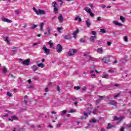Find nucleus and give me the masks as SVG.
Instances as JSON below:
<instances>
[{
    "label": "nucleus",
    "mask_w": 131,
    "mask_h": 131,
    "mask_svg": "<svg viewBox=\"0 0 131 131\" xmlns=\"http://www.w3.org/2000/svg\"><path fill=\"white\" fill-rule=\"evenodd\" d=\"M57 125L58 127H60V126H61V124L58 123V124H57Z\"/></svg>",
    "instance_id": "obj_63"
},
{
    "label": "nucleus",
    "mask_w": 131,
    "mask_h": 131,
    "mask_svg": "<svg viewBox=\"0 0 131 131\" xmlns=\"http://www.w3.org/2000/svg\"><path fill=\"white\" fill-rule=\"evenodd\" d=\"M77 20H78L79 22H81V18L80 17H79V16H77L75 18V21H77Z\"/></svg>",
    "instance_id": "obj_32"
},
{
    "label": "nucleus",
    "mask_w": 131,
    "mask_h": 131,
    "mask_svg": "<svg viewBox=\"0 0 131 131\" xmlns=\"http://www.w3.org/2000/svg\"><path fill=\"white\" fill-rule=\"evenodd\" d=\"M39 27H40V30L41 31H42L43 30V23H41L40 24Z\"/></svg>",
    "instance_id": "obj_24"
},
{
    "label": "nucleus",
    "mask_w": 131,
    "mask_h": 131,
    "mask_svg": "<svg viewBox=\"0 0 131 131\" xmlns=\"http://www.w3.org/2000/svg\"><path fill=\"white\" fill-rule=\"evenodd\" d=\"M101 17H100V16H99V17H97V20H98V21H101Z\"/></svg>",
    "instance_id": "obj_60"
},
{
    "label": "nucleus",
    "mask_w": 131,
    "mask_h": 131,
    "mask_svg": "<svg viewBox=\"0 0 131 131\" xmlns=\"http://www.w3.org/2000/svg\"><path fill=\"white\" fill-rule=\"evenodd\" d=\"M120 94H121V93H118L117 95L114 96V98H117L118 97H119V96H120Z\"/></svg>",
    "instance_id": "obj_41"
},
{
    "label": "nucleus",
    "mask_w": 131,
    "mask_h": 131,
    "mask_svg": "<svg viewBox=\"0 0 131 131\" xmlns=\"http://www.w3.org/2000/svg\"><path fill=\"white\" fill-rule=\"evenodd\" d=\"M102 78H109V75L108 74H104L102 76Z\"/></svg>",
    "instance_id": "obj_29"
},
{
    "label": "nucleus",
    "mask_w": 131,
    "mask_h": 131,
    "mask_svg": "<svg viewBox=\"0 0 131 131\" xmlns=\"http://www.w3.org/2000/svg\"><path fill=\"white\" fill-rule=\"evenodd\" d=\"M97 111H98V110L95 109L93 111V114H97Z\"/></svg>",
    "instance_id": "obj_50"
},
{
    "label": "nucleus",
    "mask_w": 131,
    "mask_h": 131,
    "mask_svg": "<svg viewBox=\"0 0 131 131\" xmlns=\"http://www.w3.org/2000/svg\"><path fill=\"white\" fill-rule=\"evenodd\" d=\"M107 46H108V47H110V46H111V44L112 43H111V42H110V41H107Z\"/></svg>",
    "instance_id": "obj_53"
},
{
    "label": "nucleus",
    "mask_w": 131,
    "mask_h": 131,
    "mask_svg": "<svg viewBox=\"0 0 131 131\" xmlns=\"http://www.w3.org/2000/svg\"><path fill=\"white\" fill-rule=\"evenodd\" d=\"M100 32H101V33H106V30L101 29H100Z\"/></svg>",
    "instance_id": "obj_39"
},
{
    "label": "nucleus",
    "mask_w": 131,
    "mask_h": 131,
    "mask_svg": "<svg viewBox=\"0 0 131 131\" xmlns=\"http://www.w3.org/2000/svg\"><path fill=\"white\" fill-rule=\"evenodd\" d=\"M57 30L59 32V33H62V31H61V30H63V28H57Z\"/></svg>",
    "instance_id": "obj_33"
},
{
    "label": "nucleus",
    "mask_w": 131,
    "mask_h": 131,
    "mask_svg": "<svg viewBox=\"0 0 131 131\" xmlns=\"http://www.w3.org/2000/svg\"><path fill=\"white\" fill-rule=\"evenodd\" d=\"M32 69H33V71H36L37 70V67L36 66H33L31 67Z\"/></svg>",
    "instance_id": "obj_30"
},
{
    "label": "nucleus",
    "mask_w": 131,
    "mask_h": 131,
    "mask_svg": "<svg viewBox=\"0 0 131 131\" xmlns=\"http://www.w3.org/2000/svg\"><path fill=\"white\" fill-rule=\"evenodd\" d=\"M76 52H77V50H76V49H70L68 55L69 56H70V57H72V56H74V55H75Z\"/></svg>",
    "instance_id": "obj_4"
},
{
    "label": "nucleus",
    "mask_w": 131,
    "mask_h": 131,
    "mask_svg": "<svg viewBox=\"0 0 131 131\" xmlns=\"http://www.w3.org/2000/svg\"><path fill=\"white\" fill-rule=\"evenodd\" d=\"M15 12V14H16L17 15L20 14V11H19V10H16Z\"/></svg>",
    "instance_id": "obj_49"
},
{
    "label": "nucleus",
    "mask_w": 131,
    "mask_h": 131,
    "mask_svg": "<svg viewBox=\"0 0 131 131\" xmlns=\"http://www.w3.org/2000/svg\"><path fill=\"white\" fill-rule=\"evenodd\" d=\"M91 17H92V18H94V17H95V14H94V13H92V11L89 13Z\"/></svg>",
    "instance_id": "obj_43"
},
{
    "label": "nucleus",
    "mask_w": 131,
    "mask_h": 131,
    "mask_svg": "<svg viewBox=\"0 0 131 131\" xmlns=\"http://www.w3.org/2000/svg\"><path fill=\"white\" fill-rule=\"evenodd\" d=\"M48 45H50V48H52V49H55V47H54V43H53L52 42V40H50L48 42Z\"/></svg>",
    "instance_id": "obj_18"
},
{
    "label": "nucleus",
    "mask_w": 131,
    "mask_h": 131,
    "mask_svg": "<svg viewBox=\"0 0 131 131\" xmlns=\"http://www.w3.org/2000/svg\"><path fill=\"white\" fill-rule=\"evenodd\" d=\"M74 89L75 90H80L81 87L79 86H74Z\"/></svg>",
    "instance_id": "obj_37"
},
{
    "label": "nucleus",
    "mask_w": 131,
    "mask_h": 131,
    "mask_svg": "<svg viewBox=\"0 0 131 131\" xmlns=\"http://www.w3.org/2000/svg\"><path fill=\"white\" fill-rule=\"evenodd\" d=\"M38 67H40L41 68H43L45 67V64L43 63H39L38 64Z\"/></svg>",
    "instance_id": "obj_34"
},
{
    "label": "nucleus",
    "mask_w": 131,
    "mask_h": 131,
    "mask_svg": "<svg viewBox=\"0 0 131 131\" xmlns=\"http://www.w3.org/2000/svg\"><path fill=\"white\" fill-rule=\"evenodd\" d=\"M65 99H56L55 101L57 102V104H64L65 103Z\"/></svg>",
    "instance_id": "obj_9"
},
{
    "label": "nucleus",
    "mask_w": 131,
    "mask_h": 131,
    "mask_svg": "<svg viewBox=\"0 0 131 131\" xmlns=\"http://www.w3.org/2000/svg\"><path fill=\"white\" fill-rule=\"evenodd\" d=\"M56 51L57 53H61V52L63 51V47H62V46H61V45L58 44L57 45Z\"/></svg>",
    "instance_id": "obj_7"
},
{
    "label": "nucleus",
    "mask_w": 131,
    "mask_h": 131,
    "mask_svg": "<svg viewBox=\"0 0 131 131\" xmlns=\"http://www.w3.org/2000/svg\"><path fill=\"white\" fill-rule=\"evenodd\" d=\"M96 52H97V53H98L99 54H103V48H100L97 49Z\"/></svg>",
    "instance_id": "obj_17"
},
{
    "label": "nucleus",
    "mask_w": 131,
    "mask_h": 131,
    "mask_svg": "<svg viewBox=\"0 0 131 131\" xmlns=\"http://www.w3.org/2000/svg\"><path fill=\"white\" fill-rule=\"evenodd\" d=\"M11 118V121H14V120H18V117L15 116H12Z\"/></svg>",
    "instance_id": "obj_25"
},
{
    "label": "nucleus",
    "mask_w": 131,
    "mask_h": 131,
    "mask_svg": "<svg viewBox=\"0 0 131 131\" xmlns=\"http://www.w3.org/2000/svg\"><path fill=\"white\" fill-rule=\"evenodd\" d=\"M30 62V59H27L26 61H23L21 62V64L23 65H26V66H28L29 65V62Z\"/></svg>",
    "instance_id": "obj_11"
},
{
    "label": "nucleus",
    "mask_w": 131,
    "mask_h": 131,
    "mask_svg": "<svg viewBox=\"0 0 131 131\" xmlns=\"http://www.w3.org/2000/svg\"><path fill=\"white\" fill-rule=\"evenodd\" d=\"M79 32V31L78 30V29H77L76 30L73 32V35L74 38H76V37H77V34H78Z\"/></svg>",
    "instance_id": "obj_13"
},
{
    "label": "nucleus",
    "mask_w": 131,
    "mask_h": 131,
    "mask_svg": "<svg viewBox=\"0 0 131 131\" xmlns=\"http://www.w3.org/2000/svg\"><path fill=\"white\" fill-rule=\"evenodd\" d=\"M97 122V120L93 118L92 119V120L90 121V122H94V123H96Z\"/></svg>",
    "instance_id": "obj_44"
},
{
    "label": "nucleus",
    "mask_w": 131,
    "mask_h": 131,
    "mask_svg": "<svg viewBox=\"0 0 131 131\" xmlns=\"http://www.w3.org/2000/svg\"><path fill=\"white\" fill-rule=\"evenodd\" d=\"M2 21H3V22H7V23H11L12 22V20L8 19L7 18H6L5 17H3L2 18Z\"/></svg>",
    "instance_id": "obj_15"
},
{
    "label": "nucleus",
    "mask_w": 131,
    "mask_h": 131,
    "mask_svg": "<svg viewBox=\"0 0 131 131\" xmlns=\"http://www.w3.org/2000/svg\"><path fill=\"white\" fill-rule=\"evenodd\" d=\"M24 104H25L26 105V104H27V103H28L27 100L24 99Z\"/></svg>",
    "instance_id": "obj_59"
},
{
    "label": "nucleus",
    "mask_w": 131,
    "mask_h": 131,
    "mask_svg": "<svg viewBox=\"0 0 131 131\" xmlns=\"http://www.w3.org/2000/svg\"><path fill=\"white\" fill-rule=\"evenodd\" d=\"M100 102H101V99H98L96 101V104L97 105H98V104H99V103H100Z\"/></svg>",
    "instance_id": "obj_51"
},
{
    "label": "nucleus",
    "mask_w": 131,
    "mask_h": 131,
    "mask_svg": "<svg viewBox=\"0 0 131 131\" xmlns=\"http://www.w3.org/2000/svg\"><path fill=\"white\" fill-rule=\"evenodd\" d=\"M66 113H67V111L63 110L61 112V114H60V115H61V116H63L65 115V114H66Z\"/></svg>",
    "instance_id": "obj_31"
},
{
    "label": "nucleus",
    "mask_w": 131,
    "mask_h": 131,
    "mask_svg": "<svg viewBox=\"0 0 131 131\" xmlns=\"http://www.w3.org/2000/svg\"><path fill=\"white\" fill-rule=\"evenodd\" d=\"M97 36H92L90 37V41H94L95 38H96Z\"/></svg>",
    "instance_id": "obj_27"
},
{
    "label": "nucleus",
    "mask_w": 131,
    "mask_h": 131,
    "mask_svg": "<svg viewBox=\"0 0 131 131\" xmlns=\"http://www.w3.org/2000/svg\"><path fill=\"white\" fill-rule=\"evenodd\" d=\"M88 59H89V61H95L96 59L92 57V56L88 55Z\"/></svg>",
    "instance_id": "obj_28"
},
{
    "label": "nucleus",
    "mask_w": 131,
    "mask_h": 131,
    "mask_svg": "<svg viewBox=\"0 0 131 131\" xmlns=\"http://www.w3.org/2000/svg\"><path fill=\"white\" fill-rule=\"evenodd\" d=\"M124 40L125 41H126V42H127V41H128V39L127 38V36L124 37Z\"/></svg>",
    "instance_id": "obj_42"
},
{
    "label": "nucleus",
    "mask_w": 131,
    "mask_h": 131,
    "mask_svg": "<svg viewBox=\"0 0 131 131\" xmlns=\"http://www.w3.org/2000/svg\"><path fill=\"white\" fill-rule=\"evenodd\" d=\"M96 77V75H95V74H93V75H91V77L92 78H94V77Z\"/></svg>",
    "instance_id": "obj_62"
},
{
    "label": "nucleus",
    "mask_w": 131,
    "mask_h": 131,
    "mask_svg": "<svg viewBox=\"0 0 131 131\" xmlns=\"http://www.w3.org/2000/svg\"><path fill=\"white\" fill-rule=\"evenodd\" d=\"M43 51H44L46 55H50V52H51V50L47 48V47H46V45H43Z\"/></svg>",
    "instance_id": "obj_6"
},
{
    "label": "nucleus",
    "mask_w": 131,
    "mask_h": 131,
    "mask_svg": "<svg viewBox=\"0 0 131 131\" xmlns=\"http://www.w3.org/2000/svg\"><path fill=\"white\" fill-rule=\"evenodd\" d=\"M65 39H71V35L69 34L66 35L64 37Z\"/></svg>",
    "instance_id": "obj_19"
},
{
    "label": "nucleus",
    "mask_w": 131,
    "mask_h": 131,
    "mask_svg": "<svg viewBox=\"0 0 131 131\" xmlns=\"http://www.w3.org/2000/svg\"><path fill=\"white\" fill-rule=\"evenodd\" d=\"M84 116H86V117H88L89 116V113H86V112H84Z\"/></svg>",
    "instance_id": "obj_45"
},
{
    "label": "nucleus",
    "mask_w": 131,
    "mask_h": 131,
    "mask_svg": "<svg viewBox=\"0 0 131 131\" xmlns=\"http://www.w3.org/2000/svg\"><path fill=\"white\" fill-rule=\"evenodd\" d=\"M4 39L5 41H6L8 45H10V40H9V37L6 36L4 37Z\"/></svg>",
    "instance_id": "obj_21"
},
{
    "label": "nucleus",
    "mask_w": 131,
    "mask_h": 131,
    "mask_svg": "<svg viewBox=\"0 0 131 131\" xmlns=\"http://www.w3.org/2000/svg\"><path fill=\"white\" fill-rule=\"evenodd\" d=\"M57 91L59 92V93L61 92V91H60L61 89H60V87L59 86H57Z\"/></svg>",
    "instance_id": "obj_48"
},
{
    "label": "nucleus",
    "mask_w": 131,
    "mask_h": 131,
    "mask_svg": "<svg viewBox=\"0 0 131 131\" xmlns=\"http://www.w3.org/2000/svg\"><path fill=\"white\" fill-rule=\"evenodd\" d=\"M92 34H93V35H97V32L96 31H92L91 32Z\"/></svg>",
    "instance_id": "obj_47"
},
{
    "label": "nucleus",
    "mask_w": 131,
    "mask_h": 131,
    "mask_svg": "<svg viewBox=\"0 0 131 131\" xmlns=\"http://www.w3.org/2000/svg\"><path fill=\"white\" fill-rule=\"evenodd\" d=\"M80 42H85V40L83 38H81L80 40Z\"/></svg>",
    "instance_id": "obj_46"
},
{
    "label": "nucleus",
    "mask_w": 131,
    "mask_h": 131,
    "mask_svg": "<svg viewBox=\"0 0 131 131\" xmlns=\"http://www.w3.org/2000/svg\"><path fill=\"white\" fill-rule=\"evenodd\" d=\"M101 131H105V128H102L101 129Z\"/></svg>",
    "instance_id": "obj_64"
},
{
    "label": "nucleus",
    "mask_w": 131,
    "mask_h": 131,
    "mask_svg": "<svg viewBox=\"0 0 131 131\" xmlns=\"http://www.w3.org/2000/svg\"><path fill=\"white\" fill-rule=\"evenodd\" d=\"M120 20H121V21L123 23H124V22H125V18L123 16H120Z\"/></svg>",
    "instance_id": "obj_26"
},
{
    "label": "nucleus",
    "mask_w": 131,
    "mask_h": 131,
    "mask_svg": "<svg viewBox=\"0 0 131 131\" xmlns=\"http://www.w3.org/2000/svg\"><path fill=\"white\" fill-rule=\"evenodd\" d=\"M102 61L103 63H108L110 61V57H109V56L104 57L102 59Z\"/></svg>",
    "instance_id": "obj_8"
},
{
    "label": "nucleus",
    "mask_w": 131,
    "mask_h": 131,
    "mask_svg": "<svg viewBox=\"0 0 131 131\" xmlns=\"http://www.w3.org/2000/svg\"><path fill=\"white\" fill-rule=\"evenodd\" d=\"M3 72H4V73H6L7 72V69L6 68L3 69Z\"/></svg>",
    "instance_id": "obj_52"
},
{
    "label": "nucleus",
    "mask_w": 131,
    "mask_h": 131,
    "mask_svg": "<svg viewBox=\"0 0 131 131\" xmlns=\"http://www.w3.org/2000/svg\"><path fill=\"white\" fill-rule=\"evenodd\" d=\"M84 10H85V12L87 13H90L92 12V10H91V8H89L88 7H86L84 8Z\"/></svg>",
    "instance_id": "obj_22"
},
{
    "label": "nucleus",
    "mask_w": 131,
    "mask_h": 131,
    "mask_svg": "<svg viewBox=\"0 0 131 131\" xmlns=\"http://www.w3.org/2000/svg\"><path fill=\"white\" fill-rule=\"evenodd\" d=\"M36 27H37V25L34 24V25H32L31 29H35V28H36Z\"/></svg>",
    "instance_id": "obj_35"
},
{
    "label": "nucleus",
    "mask_w": 131,
    "mask_h": 131,
    "mask_svg": "<svg viewBox=\"0 0 131 131\" xmlns=\"http://www.w3.org/2000/svg\"><path fill=\"white\" fill-rule=\"evenodd\" d=\"M76 112V111H75V110H71L70 111H69V113H74Z\"/></svg>",
    "instance_id": "obj_40"
},
{
    "label": "nucleus",
    "mask_w": 131,
    "mask_h": 131,
    "mask_svg": "<svg viewBox=\"0 0 131 131\" xmlns=\"http://www.w3.org/2000/svg\"><path fill=\"white\" fill-rule=\"evenodd\" d=\"M107 125H108V126L107 127V129H110L112 128L113 127H115V125H111V124L110 123H108Z\"/></svg>",
    "instance_id": "obj_23"
},
{
    "label": "nucleus",
    "mask_w": 131,
    "mask_h": 131,
    "mask_svg": "<svg viewBox=\"0 0 131 131\" xmlns=\"http://www.w3.org/2000/svg\"><path fill=\"white\" fill-rule=\"evenodd\" d=\"M101 8H102V9H105V8H106V5L103 4L101 5Z\"/></svg>",
    "instance_id": "obj_54"
},
{
    "label": "nucleus",
    "mask_w": 131,
    "mask_h": 131,
    "mask_svg": "<svg viewBox=\"0 0 131 131\" xmlns=\"http://www.w3.org/2000/svg\"><path fill=\"white\" fill-rule=\"evenodd\" d=\"M46 30L47 32H46L44 33L45 35H47V34L48 35H51L52 34V28L51 27H48L47 28H46Z\"/></svg>",
    "instance_id": "obj_5"
},
{
    "label": "nucleus",
    "mask_w": 131,
    "mask_h": 131,
    "mask_svg": "<svg viewBox=\"0 0 131 131\" xmlns=\"http://www.w3.org/2000/svg\"><path fill=\"white\" fill-rule=\"evenodd\" d=\"M84 107L85 110H86V111H88L89 115H90L91 113H92V110H93V106H92V105L85 104Z\"/></svg>",
    "instance_id": "obj_1"
},
{
    "label": "nucleus",
    "mask_w": 131,
    "mask_h": 131,
    "mask_svg": "<svg viewBox=\"0 0 131 131\" xmlns=\"http://www.w3.org/2000/svg\"><path fill=\"white\" fill-rule=\"evenodd\" d=\"M82 91H85V90H86V87L85 86H83L82 89H81Z\"/></svg>",
    "instance_id": "obj_56"
},
{
    "label": "nucleus",
    "mask_w": 131,
    "mask_h": 131,
    "mask_svg": "<svg viewBox=\"0 0 131 131\" xmlns=\"http://www.w3.org/2000/svg\"><path fill=\"white\" fill-rule=\"evenodd\" d=\"M89 7H90V8H91L92 9H94V6H93V5H92V4H89Z\"/></svg>",
    "instance_id": "obj_57"
},
{
    "label": "nucleus",
    "mask_w": 131,
    "mask_h": 131,
    "mask_svg": "<svg viewBox=\"0 0 131 131\" xmlns=\"http://www.w3.org/2000/svg\"><path fill=\"white\" fill-rule=\"evenodd\" d=\"M114 120H115V121H121V120H122V118H118L117 117V116H115V117H114Z\"/></svg>",
    "instance_id": "obj_16"
},
{
    "label": "nucleus",
    "mask_w": 131,
    "mask_h": 131,
    "mask_svg": "<svg viewBox=\"0 0 131 131\" xmlns=\"http://www.w3.org/2000/svg\"><path fill=\"white\" fill-rule=\"evenodd\" d=\"M45 92H46V93L49 92V88H45Z\"/></svg>",
    "instance_id": "obj_55"
},
{
    "label": "nucleus",
    "mask_w": 131,
    "mask_h": 131,
    "mask_svg": "<svg viewBox=\"0 0 131 131\" xmlns=\"http://www.w3.org/2000/svg\"><path fill=\"white\" fill-rule=\"evenodd\" d=\"M52 6L54 8L55 14H57V13H58V11H59V6L57 5V2H54L52 3Z\"/></svg>",
    "instance_id": "obj_3"
},
{
    "label": "nucleus",
    "mask_w": 131,
    "mask_h": 131,
    "mask_svg": "<svg viewBox=\"0 0 131 131\" xmlns=\"http://www.w3.org/2000/svg\"><path fill=\"white\" fill-rule=\"evenodd\" d=\"M85 24L87 26V27H88L89 28H90V27H91V25H92V23H91V20L90 19H87L85 21Z\"/></svg>",
    "instance_id": "obj_14"
},
{
    "label": "nucleus",
    "mask_w": 131,
    "mask_h": 131,
    "mask_svg": "<svg viewBox=\"0 0 131 131\" xmlns=\"http://www.w3.org/2000/svg\"><path fill=\"white\" fill-rule=\"evenodd\" d=\"M113 24H114L115 25H117L118 26H122V24L118 23V21L115 20L113 21Z\"/></svg>",
    "instance_id": "obj_20"
},
{
    "label": "nucleus",
    "mask_w": 131,
    "mask_h": 131,
    "mask_svg": "<svg viewBox=\"0 0 131 131\" xmlns=\"http://www.w3.org/2000/svg\"><path fill=\"white\" fill-rule=\"evenodd\" d=\"M90 54V53L89 52H87L85 54H84V56H89V55Z\"/></svg>",
    "instance_id": "obj_58"
},
{
    "label": "nucleus",
    "mask_w": 131,
    "mask_h": 131,
    "mask_svg": "<svg viewBox=\"0 0 131 131\" xmlns=\"http://www.w3.org/2000/svg\"><path fill=\"white\" fill-rule=\"evenodd\" d=\"M33 10L34 11V12H35L37 15H46V12L42 10H36V9H35L34 7L33 8Z\"/></svg>",
    "instance_id": "obj_2"
},
{
    "label": "nucleus",
    "mask_w": 131,
    "mask_h": 131,
    "mask_svg": "<svg viewBox=\"0 0 131 131\" xmlns=\"http://www.w3.org/2000/svg\"><path fill=\"white\" fill-rule=\"evenodd\" d=\"M107 104H108L109 105H113L114 106H115L116 107V104H117V103L113 100H108L107 101Z\"/></svg>",
    "instance_id": "obj_10"
},
{
    "label": "nucleus",
    "mask_w": 131,
    "mask_h": 131,
    "mask_svg": "<svg viewBox=\"0 0 131 131\" xmlns=\"http://www.w3.org/2000/svg\"><path fill=\"white\" fill-rule=\"evenodd\" d=\"M8 116H9V114H6L5 115L3 116V117H8Z\"/></svg>",
    "instance_id": "obj_61"
},
{
    "label": "nucleus",
    "mask_w": 131,
    "mask_h": 131,
    "mask_svg": "<svg viewBox=\"0 0 131 131\" xmlns=\"http://www.w3.org/2000/svg\"><path fill=\"white\" fill-rule=\"evenodd\" d=\"M58 19L59 23H63V21H64V18H63V15L62 14H60L58 16Z\"/></svg>",
    "instance_id": "obj_12"
},
{
    "label": "nucleus",
    "mask_w": 131,
    "mask_h": 131,
    "mask_svg": "<svg viewBox=\"0 0 131 131\" xmlns=\"http://www.w3.org/2000/svg\"><path fill=\"white\" fill-rule=\"evenodd\" d=\"M108 72L110 73H113L114 72V69H110Z\"/></svg>",
    "instance_id": "obj_38"
},
{
    "label": "nucleus",
    "mask_w": 131,
    "mask_h": 131,
    "mask_svg": "<svg viewBox=\"0 0 131 131\" xmlns=\"http://www.w3.org/2000/svg\"><path fill=\"white\" fill-rule=\"evenodd\" d=\"M7 95L8 96V97H12V96H13V95H12V93H11V92H7Z\"/></svg>",
    "instance_id": "obj_36"
}]
</instances>
